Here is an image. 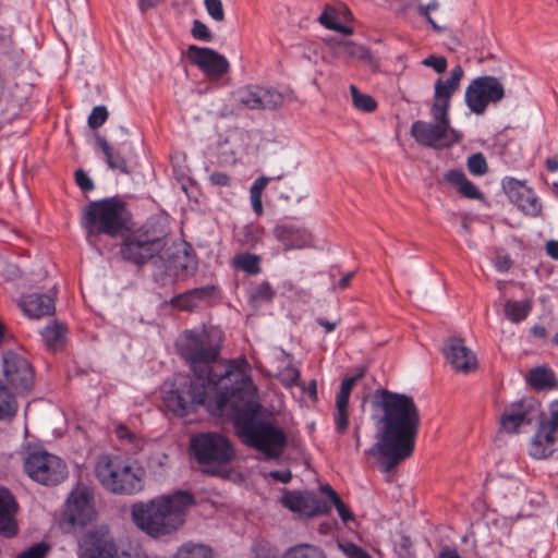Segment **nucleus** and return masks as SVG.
Instances as JSON below:
<instances>
[{"label":"nucleus","instance_id":"obj_15","mask_svg":"<svg viewBox=\"0 0 558 558\" xmlns=\"http://www.w3.org/2000/svg\"><path fill=\"white\" fill-rule=\"evenodd\" d=\"M281 505L300 518H311L329 511L327 502L320 500L314 493L286 490L281 498Z\"/></svg>","mask_w":558,"mask_h":558},{"label":"nucleus","instance_id":"obj_2","mask_svg":"<svg viewBox=\"0 0 558 558\" xmlns=\"http://www.w3.org/2000/svg\"><path fill=\"white\" fill-rule=\"evenodd\" d=\"M374 404L383 412L378 440L365 451L377 456L383 472L392 471L414 450L421 423L420 410L413 398L388 390H378Z\"/></svg>","mask_w":558,"mask_h":558},{"label":"nucleus","instance_id":"obj_47","mask_svg":"<svg viewBox=\"0 0 558 558\" xmlns=\"http://www.w3.org/2000/svg\"><path fill=\"white\" fill-rule=\"evenodd\" d=\"M339 548L347 558H372L366 550L350 542L339 544Z\"/></svg>","mask_w":558,"mask_h":558},{"label":"nucleus","instance_id":"obj_32","mask_svg":"<svg viewBox=\"0 0 558 558\" xmlns=\"http://www.w3.org/2000/svg\"><path fill=\"white\" fill-rule=\"evenodd\" d=\"M41 337L49 350H60L65 343V327L60 323L48 325L43 329Z\"/></svg>","mask_w":558,"mask_h":558},{"label":"nucleus","instance_id":"obj_31","mask_svg":"<svg viewBox=\"0 0 558 558\" xmlns=\"http://www.w3.org/2000/svg\"><path fill=\"white\" fill-rule=\"evenodd\" d=\"M531 387L536 390L548 389L555 386L556 377L554 372L546 366H537L529 372L526 377Z\"/></svg>","mask_w":558,"mask_h":558},{"label":"nucleus","instance_id":"obj_40","mask_svg":"<svg viewBox=\"0 0 558 558\" xmlns=\"http://www.w3.org/2000/svg\"><path fill=\"white\" fill-rule=\"evenodd\" d=\"M236 268L248 274H257L259 271V259L255 255L241 254L235 256L233 260Z\"/></svg>","mask_w":558,"mask_h":558},{"label":"nucleus","instance_id":"obj_37","mask_svg":"<svg viewBox=\"0 0 558 558\" xmlns=\"http://www.w3.org/2000/svg\"><path fill=\"white\" fill-rule=\"evenodd\" d=\"M260 109L275 110L282 106L283 96L274 88L259 86Z\"/></svg>","mask_w":558,"mask_h":558},{"label":"nucleus","instance_id":"obj_26","mask_svg":"<svg viewBox=\"0 0 558 558\" xmlns=\"http://www.w3.org/2000/svg\"><path fill=\"white\" fill-rule=\"evenodd\" d=\"M445 179L454 185L458 192L464 197L472 199H482L483 193L471 182L461 170H450L445 174Z\"/></svg>","mask_w":558,"mask_h":558},{"label":"nucleus","instance_id":"obj_9","mask_svg":"<svg viewBox=\"0 0 558 558\" xmlns=\"http://www.w3.org/2000/svg\"><path fill=\"white\" fill-rule=\"evenodd\" d=\"M26 474L45 486H54L68 476V466L58 456L45 450L33 451L24 460Z\"/></svg>","mask_w":558,"mask_h":558},{"label":"nucleus","instance_id":"obj_21","mask_svg":"<svg viewBox=\"0 0 558 558\" xmlns=\"http://www.w3.org/2000/svg\"><path fill=\"white\" fill-rule=\"evenodd\" d=\"M19 504L13 494L4 487H0V535L7 538L14 537L19 533L17 512Z\"/></svg>","mask_w":558,"mask_h":558},{"label":"nucleus","instance_id":"obj_28","mask_svg":"<svg viewBox=\"0 0 558 558\" xmlns=\"http://www.w3.org/2000/svg\"><path fill=\"white\" fill-rule=\"evenodd\" d=\"M213 288L205 287L193 289L172 299L171 304L182 311H192L197 306L198 300H204L211 295Z\"/></svg>","mask_w":558,"mask_h":558},{"label":"nucleus","instance_id":"obj_27","mask_svg":"<svg viewBox=\"0 0 558 558\" xmlns=\"http://www.w3.org/2000/svg\"><path fill=\"white\" fill-rule=\"evenodd\" d=\"M333 54L339 59H352L361 62H368L372 59L366 47L348 40L335 44Z\"/></svg>","mask_w":558,"mask_h":558},{"label":"nucleus","instance_id":"obj_3","mask_svg":"<svg viewBox=\"0 0 558 558\" xmlns=\"http://www.w3.org/2000/svg\"><path fill=\"white\" fill-rule=\"evenodd\" d=\"M233 365V371L230 369L228 373L235 376L239 386L231 391L222 414L228 413L230 408L234 413V424L243 442L262 452L266 459H278L287 447V435L272 421L256 418L260 409L257 389L251 376L240 368L244 362H234Z\"/></svg>","mask_w":558,"mask_h":558},{"label":"nucleus","instance_id":"obj_49","mask_svg":"<svg viewBox=\"0 0 558 558\" xmlns=\"http://www.w3.org/2000/svg\"><path fill=\"white\" fill-rule=\"evenodd\" d=\"M191 32H192L193 37L196 39L207 41V43L213 40L211 32L209 31L207 25L199 20H195L193 22Z\"/></svg>","mask_w":558,"mask_h":558},{"label":"nucleus","instance_id":"obj_38","mask_svg":"<svg viewBox=\"0 0 558 558\" xmlns=\"http://www.w3.org/2000/svg\"><path fill=\"white\" fill-rule=\"evenodd\" d=\"M318 21L326 28L339 32L343 35H351L353 33L352 27L342 25L337 21L336 11L332 8L327 7L319 15Z\"/></svg>","mask_w":558,"mask_h":558},{"label":"nucleus","instance_id":"obj_8","mask_svg":"<svg viewBox=\"0 0 558 558\" xmlns=\"http://www.w3.org/2000/svg\"><path fill=\"white\" fill-rule=\"evenodd\" d=\"M433 121L417 120L412 123L410 134L415 142L425 147L445 149L459 143L462 135L450 126L449 114L441 116L430 110Z\"/></svg>","mask_w":558,"mask_h":558},{"label":"nucleus","instance_id":"obj_19","mask_svg":"<svg viewBox=\"0 0 558 558\" xmlns=\"http://www.w3.org/2000/svg\"><path fill=\"white\" fill-rule=\"evenodd\" d=\"M80 558H118V551L106 532L89 531L80 542Z\"/></svg>","mask_w":558,"mask_h":558},{"label":"nucleus","instance_id":"obj_51","mask_svg":"<svg viewBox=\"0 0 558 558\" xmlns=\"http://www.w3.org/2000/svg\"><path fill=\"white\" fill-rule=\"evenodd\" d=\"M331 504L335 506L339 517L344 523L350 520H353V513L340 498H337Z\"/></svg>","mask_w":558,"mask_h":558},{"label":"nucleus","instance_id":"obj_18","mask_svg":"<svg viewBox=\"0 0 558 558\" xmlns=\"http://www.w3.org/2000/svg\"><path fill=\"white\" fill-rule=\"evenodd\" d=\"M464 71L460 64L453 66L446 80L438 78L434 86V102L432 109L441 116L449 114L450 99L459 89Z\"/></svg>","mask_w":558,"mask_h":558},{"label":"nucleus","instance_id":"obj_52","mask_svg":"<svg viewBox=\"0 0 558 558\" xmlns=\"http://www.w3.org/2000/svg\"><path fill=\"white\" fill-rule=\"evenodd\" d=\"M75 181L80 189L84 192H88L94 189L93 181L83 170H77L75 172Z\"/></svg>","mask_w":558,"mask_h":558},{"label":"nucleus","instance_id":"obj_13","mask_svg":"<svg viewBox=\"0 0 558 558\" xmlns=\"http://www.w3.org/2000/svg\"><path fill=\"white\" fill-rule=\"evenodd\" d=\"M542 417L541 404L533 398H523L509 404L500 417L501 429L515 434L523 425H532Z\"/></svg>","mask_w":558,"mask_h":558},{"label":"nucleus","instance_id":"obj_33","mask_svg":"<svg viewBox=\"0 0 558 558\" xmlns=\"http://www.w3.org/2000/svg\"><path fill=\"white\" fill-rule=\"evenodd\" d=\"M531 311V302L508 300L505 303L504 312L506 317L514 324L524 320Z\"/></svg>","mask_w":558,"mask_h":558},{"label":"nucleus","instance_id":"obj_30","mask_svg":"<svg viewBox=\"0 0 558 558\" xmlns=\"http://www.w3.org/2000/svg\"><path fill=\"white\" fill-rule=\"evenodd\" d=\"M17 409L19 404L15 395L5 383L0 379V421L12 420L16 415Z\"/></svg>","mask_w":558,"mask_h":558},{"label":"nucleus","instance_id":"obj_36","mask_svg":"<svg viewBox=\"0 0 558 558\" xmlns=\"http://www.w3.org/2000/svg\"><path fill=\"white\" fill-rule=\"evenodd\" d=\"M282 558H326L324 551L311 544H299L287 549Z\"/></svg>","mask_w":558,"mask_h":558},{"label":"nucleus","instance_id":"obj_45","mask_svg":"<svg viewBox=\"0 0 558 558\" xmlns=\"http://www.w3.org/2000/svg\"><path fill=\"white\" fill-rule=\"evenodd\" d=\"M205 9L208 15L216 22L225 20V10L221 0H204Z\"/></svg>","mask_w":558,"mask_h":558},{"label":"nucleus","instance_id":"obj_64","mask_svg":"<svg viewBox=\"0 0 558 558\" xmlns=\"http://www.w3.org/2000/svg\"><path fill=\"white\" fill-rule=\"evenodd\" d=\"M320 490L322 493L326 494L330 500V502H332L333 500H336L337 498H339L338 494L336 493V490L330 486V485H324L320 487Z\"/></svg>","mask_w":558,"mask_h":558},{"label":"nucleus","instance_id":"obj_7","mask_svg":"<svg viewBox=\"0 0 558 558\" xmlns=\"http://www.w3.org/2000/svg\"><path fill=\"white\" fill-rule=\"evenodd\" d=\"M124 204L114 198L92 202L84 210L83 225L89 235H118L128 223Z\"/></svg>","mask_w":558,"mask_h":558},{"label":"nucleus","instance_id":"obj_63","mask_svg":"<svg viewBox=\"0 0 558 558\" xmlns=\"http://www.w3.org/2000/svg\"><path fill=\"white\" fill-rule=\"evenodd\" d=\"M354 276V272H348L347 275H344L337 283V287L341 290L348 288L350 286V282L352 280Z\"/></svg>","mask_w":558,"mask_h":558},{"label":"nucleus","instance_id":"obj_5","mask_svg":"<svg viewBox=\"0 0 558 558\" xmlns=\"http://www.w3.org/2000/svg\"><path fill=\"white\" fill-rule=\"evenodd\" d=\"M167 246V238L162 230L154 226H143L130 232L123 240L121 245L122 257L135 265H143L147 260L160 256L166 262V270L178 275V270L187 268V256L179 254V252L169 253L167 250L165 255H160Z\"/></svg>","mask_w":558,"mask_h":558},{"label":"nucleus","instance_id":"obj_42","mask_svg":"<svg viewBox=\"0 0 558 558\" xmlns=\"http://www.w3.org/2000/svg\"><path fill=\"white\" fill-rule=\"evenodd\" d=\"M275 291L268 282L259 283L251 293L254 302H270L274 299Z\"/></svg>","mask_w":558,"mask_h":558},{"label":"nucleus","instance_id":"obj_50","mask_svg":"<svg viewBox=\"0 0 558 558\" xmlns=\"http://www.w3.org/2000/svg\"><path fill=\"white\" fill-rule=\"evenodd\" d=\"M279 378L284 386L291 387L298 384L300 379V372L293 366H288L280 372Z\"/></svg>","mask_w":558,"mask_h":558},{"label":"nucleus","instance_id":"obj_16","mask_svg":"<svg viewBox=\"0 0 558 558\" xmlns=\"http://www.w3.org/2000/svg\"><path fill=\"white\" fill-rule=\"evenodd\" d=\"M508 198L526 216L537 217L542 213V203L535 192L524 182L507 177L501 182Z\"/></svg>","mask_w":558,"mask_h":558},{"label":"nucleus","instance_id":"obj_44","mask_svg":"<svg viewBox=\"0 0 558 558\" xmlns=\"http://www.w3.org/2000/svg\"><path fill=\"white\" fill-rule=\"evenodd\" d=\"M263 234V229L256 225H247L242 229L241 241L243 244L253 246L256 244Z\"/></svg>","mask_w":558,"mask_h":558},{"label":"nucleus","instance_id":"obj_29","mask_svg":"<svg viewBox=\"0 0 558 558\" xmlns=\"http://www.w3.org/2000/svg\"><path fill=\"white\" fill-rule=\"evenodd\" d=\"M97 145L101 148L108 167L112 170H118L121 173H129L128 162L119 149H114L109 145L106 138L101 136L96 137Z\"/></svg>","mask_w":558,"mask_h":558},{"label":"nucleus","instance_id":"obj_46","mask_svg":"<svg viewBox=\"0 0 558 558\" xmlns=\"http://www.w3.org/2000/svg\"><path fill=\"white\" fill-rule=\"evenodd\" d=\"M108 118V110L105 106L95 107L89 117H88V125L92 129L100 128Z\"/></svg>","mask_w":558,"mask_h":558},{"label":"nucleus","instance_id":"obj_60","mask_svg":"<svg viewBox=\"0 0 558 558\" xmlns=\"http://www.w3.org/2000/svg\"><path fill=\"white\" fill-rule=\"evenodd\" d=\"M438 558H461L457 549L444 547L438 555Z\"/></svg>","mask_w":558,"mask_h":558},{"label":"nucleus","instance_id":"obj_55","mask_svg":"<svg viewBox=\"0 0 558 558\" xmlns=\"http://www.w3.org/2000/svg\"><path fill=\"white\" fill-rule=\"evenodd\" d=\"M209 179L213 184L219 185V186H226L230 182L229 177L223 172H214L210 174Z\"/></svg>","mask_w":558,"mask_h":558},{"label":"nucleus","instance_id":"obj_58","mask_svg":"<svg viewBox=\"0 0 558 558\" xmlns=\"http://www.w3.org/2000/svg\"><path fill=\"white\" fill-rule=\"evenodd\" d=\"M251 204L256 215L263 214L262 194L250 193Z\"/></svg>","mask_w":558,"mask_h":558},{"label":"nucleus","instance_id":"obj_6","mask_svg":"<svg viewBox=\"0 0 558 558\" xmlns=\"http://www.w3.org/2000/svg\"><path fill=\"white\" fill-rule=\"evenodd\" d=\"M95 473L100 484L114 494H134L143 488L144 471L121 457L98 459Z\"/></svg>","mask_w":558,"mask_h":558},{"label":"nucleus","instance_id":"obj_39","mask_svg":"<svg viewBox=\"0 0 558 558\" xmlns=\"http://www.w3.org/2000/svg\"><path fill=\"white\" fill-rule=\"evenodd\" d=\"M350 93L354 107L364 112H373L376 107V100L367 94H362L355 85L350 86Z\"/></svg>","mask_w":558,"mask_h":558},{"label":"nucleus","instance_id":"obj_34","mask_svg":"<svg viewBox=\"0 0 558 558\" xmlns=\"http://www.w3.org/2000/svg\"><path fill=\"white\" fill-rule=\"evenodd\" d=\"M235 99L243 107L251 110L260 109L259 86L251 85L236 90Z\"/></svg>","mask_w":558,"mask_h":558},{"label":"nucleus","instance_id":"obj_61","mask_svg":"<svg viewBox=\"0 0 558 558\" xmlns=\"http://www.w3.org/2000/svg\"><path fill=\"white\" fill-rule=\"evenodd\" d=\"M317 324L326 329V332H331L336 329L338 323H330L327 319L319 317L316 319Z\"/></svg>","mask_w":558,"mask_h":558},{"label":"nucleus","instance_id":"obj_56","mask_svg":"<svg viewBox=\"0 0 558 558\" xmlns=\"http://www.w3.org/2000/svg\"><path fill=\"white\" fill-rule=\"evenodd\" d=\"M268 182L269 179L265 177L256 179L250 189V193L262 194L263 190L267 186Z\"/></svg>","mask_w":558,"mask_h":558},{"label":"nucleus","instance_id":"obj_14","mask_svg":"<svg viewBox=\"0 0 558 558\" xmlns=\"http://www.w3.org/2000/svg\"><path fill=\"white\" fill-rule=\"evenodd\" d=\"M4 379L16 390L27 392L34 385V372L28 361L13 352L3 355Z\"/></svg>","mask_w":558,"mask_h":558},{"label":"nucleus","instance_id":"obj_22","mask_svg":"<svg viewBox=\"0 0 558 558\" xmlns=\"http://www.w3.org/2000/svg\"><path fill=\"white\" fill-rule=\"evenodd\" d=\"M363 377V373L344 378L336 396V411L333 414L335 429L338 434H344L349 427V399L356 381Z\"/></svg>","mask_w":558,"mask_h":558},{"label":"nucleus","instance_id":"obj_11","mask_svg":"<svg viewBox=\"0 0 558 558\" xmlns=\"http://www.w3.org/2000/svg\"><path fill=\"white\" fill-rule=\"evenodd\" d=\"M505 87L495 76L484 75L471 81L465 89V104L475 114H483L487 107L500 102L505 97Z\"/></svg>","mask_w":558,"mask_h":558},{"label":"nucleus","instance_id":"obj_23","mask_svg":"<svg viewBox=\"0 0 558 558\" xmlns=\"http://www.w3.org/2000/svg\"><path fill=\"white\" fill-rule=\"evenodd\" d=\"M558 448V429L539 424L530 445V456L534 459H547Z\"/></svg>","mask_w":558,"mask_h":558},{"label":"nucleus","instance_id":"obj_17","mask_svg":"<svg viewBox=\"0 0 558 558\" xmlns=\"http://www.w3.org/2000/svg\"><path fill=\"white\" fill-rule=\"evenodd\" d=\"M187 58L211 80L220 78L230 68L228 60L211 48L191 45L187 48Z\"/></svg>","mask_w":558,"mask_h":558},{"label":"nucleus","instance_id":"obj_62","mask_svg":"<svg viewBox=\"0 0 558 558\" xmlns=\"http://www.w3.org/2000/svg\"><path fill=\"white\" fill-rule=\"evenodd\" d=\"M531 333L536 338L545 339L547 336V330L543 326L535 325L531 328Z\"/></svg>","mask_w":558,"mask_h":558},{"label":"nucleus","instance_id":"obj_43","mask_svg":"<svg viewBox=\"0 0 558 558\" xmlns=\"http://www.w3.org/2000/svg\"><path fill=\"white\" fill-rule=\"evenodd\" d=\"M468 169L474 175L485 174L487 171L485 157L481 153L470 156L468 159Z\"/></svg>","mask_w":558,"mask_h":558},{"label":"nucleus","instance_id":"obj_24","mask_svg":"<svg viewBox=\"0 0 558 558\" xmlns=\"http://www.w3.org/2000/svg\"><path fill=\"white\" fill-rule=\"evenodd\" d=\"M274 234L286 250L303 248L312 243L311 232L293 223L279 225L275 228Z\"/></svg>","mask_w":558,"mask_h":558},{"label":"nucleus","instance_id":"obj_35","mask_svg":"<svg viewBox=\"0 0 558 558\" xmlns=\"http://www.w3.org/2000/svg\"><path fill=\"white\" fill-rule=\"evenodd\" d=\"M174 558H214V556L206 545L186 543L177 550Z\"/></svg>","mask_w":558,"mask_h":558},{"label":"nucleus","instance_id":"obj_4","mask_svg":"<svg viewBox=\"0 0 558 558\" xmlns=\"http://www.w3.org/2000/svg\"><path fill=\"white\" fill-rule=\"evenodd\" d=\"M194 504L191 493L179 490L148 502L134 504L131 515L140 530L150 537L160 538L178 532L184 525L187 512Z\"/></svg>","mask_w":558,"mask_h":558},{"label":"nucleus","instance_id":"obj_48","mask_svg":"<svg viewBox=\"0 0 558 558\" xmlns=\"http://www.w3.org/2000/svg\"><path fill=\"white\" fill-rule=\"evenodd\" d=\"M422 64L432 68L437 73H444L447 70V59L442 56L430 54L422 60Z\"/></svg>","mask_w":558,"mask_h":558},{"label":"nucleus","instance_id":"obj_1","mask_svg":"<svg viewBox=\"0 0 558 558\" xmlns=\"http://www.w3.org/2000/svg\"><path fill=\"white\" fill-rule=\"evenodd\" d=\"M221 347V332L214 327L183 332L180 352L194 372L195 378L165 393L163 402L175 415H186L195 404L206 407L214 415H222L231 391L239 386L235 376L228 371H233L234 362L243 361L244 365L240 368L248 374V364L244 357L230 360L223 372L216 373L211 364L218 360Z\"/></svg>","mask_w":558,"mask_h":558},{"label":"nucleus","instance_id":"obj_10","mask_svg":"<svg viewBox=\"0 0 558 558\" xmlns=\"http://www.w3.org/2000/svg\"><path fill=\"white\" fill-rule=\"evenodd\" d=\"M191 451L198 463L225 464L234 457L227 437L218 433H202L191 438Z\"/></svg>","mask_w":558,"mask_h":558},{"label":"nucleus","instance_id":"obj_53","mask_svg":"<svg viewBox=\"0 0 558 558\" xmlns=\"http://www.w3.org/2000/svg\"><path fill=\"white\" fill-rule=\"evenodd\" d=\"M539 424L558 429V400L553 401L549 405V420L542 421Z\"/></svg>","mask_w":558,"mask_h":558},{"label":"nucleus","instance_id":"obj_57","mask_svg":"<svg viewBox=\"0 0 558 558\" xmlns=\"http://www.w3.org/2000/svg\"><path fill=\"white\" fill-rule=\"evenodd\" d=\"M270 476H271L274 480H276V481L280 482V483H283V484L289 483V482L291 481V478H292V474H291V472H290V471H288V470H283V471H271V472H270Z\"/></svg>","mask_w":558,"mask_h":558},{"label":"nucleus","instance_id":"obj_41","mask_svg":"<svg viewBox=\"0 0 558 558\" xmlns=\"http://www.w3.org/2000/svg\"><path fill=\"white\" fill-rule=\"evenodd\" d=\"M49 551L50 545L39 542L21 551L16 558H47Z\"/></svg>","mask_w":558,"mask_h":558},{"label":"nucleus","instance_id":"obj_12","mask_svg":"<svg viewBox=\"0 0 558 558\" xmlns=\"http://www.w3.org/2000/svg\"><path fill=\"white\" fill-rule=\"evenodd\" d=\"M96 517L93 489L77 484L66 499L64 518L71 526H84Z\"/></svg>","mask_w":558,"mask_h":558},{"label":"nucleus","instance_id":"obj_20","mask_svg":"<svg viewBox=\"0 0 558 558\" xmlns=\"http://www.w3.org/2000/svg\"><path fill=\"white\" fill-rule=\"evenodd\" d=\"M444 355L456 372L468 374L477 367L475 354L465 347L460 338H450L446 341Z\"/></svg>","mask_w":558,"mask_h":558},{"label":"nucleus","instance_id":"obj_54","mask_svg":"<svg viewBox=\"0 0 558 558\" xmlns=\"http://www.w3.org/2000/svg\"><path fill=\"white\" fill-rule=\"evenodd\" d=\"M114 433H116V436L121 441L133 442V440L135 438V435L129 429V427L121 423L116 425Z\"/></svg>","mask_w":558,"mask_h":558},{"label":"nucleus","instance_id":"obj_25","mask_svg":"<svg viewBox=\"0 0 558 558\" xmlns=\"http://www.w3.org/2000/svg\"><path fill=\"white\" fill-rule=\"evenodd\" d=\"M19 307L29 318H40L54 314V300L48 294L31 293L23 295Z\"/></svg>","mask_w":558,"mask_h":558},{"label":"nucleus","instance_id":"obj_59","mask_svg":"<svg viewBox=\"0 0 558 558\" xmlns=\"http://www.w3.org/2000/svg\"><path fill=\"white\" fill-rule=\"evenodd\" d=\"M546 254L553 259L558 260V241L549 240L545 246Z\"/></svg>","mask_w":558,"mask_h":558}]
</instances>
